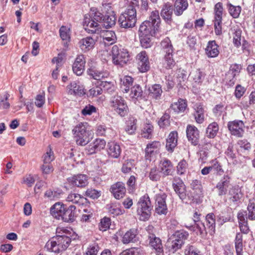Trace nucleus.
Wrapping results in <instances>:
<instances>
[{"label":"nucleus","instance_id":"f257e3e1","mask_svg":"<svg viewBox=\"0 0 255 255\" xmlns=\"http://www.w3.org/2000/svg\"><path fill=\"white\" fill-rule=\"evenodd\" d=\"M66 229L57 228V235L48 241L45 248L49 252L58 253L65 250L71 243V239L68 236Z\"/></svg>","mask_w":255,"mask_h":255},{"label":"nucleus","instance_id":"f03ea898","mask_svg":"<svg viewBox=\"0 0 255 255\" xmlns=\"http://www.w3.org/2000/svg\"><path fill=\"white\" fill-rule=\"evenodd\" d=\"M76 142L78 145L84 146L88 144L92 138V132L90 126L86 122L80 123L72 130Z\"/></svg>","mask_w":255,"mask_h":255},{"label":"nucleus","instance_id":"7ed1b4c3","mask_svg":"<svg viewBox=\"0 0 255 255\" xmlns=\"http://www.w3.org/2000/svg\"><path fill=\"white\" fill-rule=\"evenodd\" d=\"M152 208L148 195L146 194L141 197L137 204V213L139 220L143 221L148 220Z\"/></svg>","mask_w":255,"mask_h":255},{"label":"nucleus","instance_id":"20e7f679","mask_svg":"<svg viewBox=\"0 0 255 255\" xmlns=\"http://www.w3.org/2000/svg\"><path fill=\"white\" fill-rule=\"evenodd\" d=\"M112 53L113 61L116 65L123 66L130 60V56L128 50L122 45H114Z\"/></svg>","mask_w":255,"mask_h":255},{"label":"nucleus","instance_id":"39448f33","mask_svg":"<svg viewBox=\"0 0 255 255\" xmlns=\"http://www.w3.org/2000/svg\"><path fill=\"white\" fill-rule=\"evenodd\" d=\"M136 22V11L133 7L128 8L119 17L120 26L125 28H132Z\"/></svg>","mask_w":255,"mask_h":255},{"label":"nucleus","instance_id":"423d86ee","mask_svg":"<svg viewBox=\"0 0 255 255\" xmlns=\"http://www.w3.org/2000/svg\"><path fill=\"white\" fill-rule=\"evenodd\" d=\"M103 18V15L99 12H95L93 18L86 15L83 21V26L89 33H99L100 25L99 21Z\"/></svg>","mask_w":255,"mask_h":255},{"label":"nucleus","instance_id":"0eeeda50","mask_svg":"<svg viewBox=\"0 0 255 255\" xmlns=\"http://www.w3.org/2000/svg\"><path fill=\"white\" fill-rule=\"evenodd\" d=\"M188 237V233L186 231H180L175 232L168 242L170 250L175 252L181 249Z\"/></svg>","mask_w":255,"mask_h":255},{"label":"nucleus","instance_id":"6e6552de","mask_svg":"<svg viewBox=\"0 0 255 255\" xmlns=\"http://www.w3.org/2000/svg\"><path fill=\"white\" fill-rule=\"evenodd\" d=\"M111 107L121 117H124L128 112V107L123 98L115 95L110 99Z\"/></svg>","mask_w":255,"mask_h":255},{"label":"nucleus","instance_id":"1a4fd4ad","mask_svg":"<svg viewBox=\"0 0 255 255\" xmlns=\"http://www.w3.org/2000/svg\"><path fill=\"white\" fill-rule=\"evenodd\" d=\"M173 187L175 192L178 194L180 199L185 203H189L193 201V197H187L186 193V187L182 180L178 177L174 178Z\"/></svg>","mask_w":255,"mask_h":255},{"label":"nucleus","instance_id":"9d476101","mask_svg":"<svg viewBox=\"0 0 255 255\" xmlns=\"http://www.w3.org/2000/svg\"><path fill=\"white\" fill-rule=\"evenodd\" d=\"M228 128L232 135L242 137L244 133L245 124L242 121L235 120L228 122Z\"/></svg>","mask_w":255,"mask_h":255},{"label":"nucleus","instance_id":"9b49d317","mask_svg":"<svg viewBox=\"0 0 255 255\" xmlns=\"http://www.w3.org/2000/svg\"><path fill=\"white\" fill-rule=\"evenodd\" d=\"M158 32V27L157 25L153 26L149 20H145L143 22L139 28V35L153 36H155Z\"/></svg>","mask_w":255,"mask_h":255},{"label":"nucleus","instance_id":"f8f14e48","mask_svg":"<svg viewBox=\"0 0 255 255\" xmlns=\"http://www.w3.org/2000/svg\"><path fill=\"white\" fill-rule=\"evenodd\" d=\"M166 198V195L164 193L158 194L155 196V211L159 215L166 214L167 212Z\"/></svg>","mask_w":255,"mask_h":255},{"label":"nucleus","instance_id":"ddd939ff","mask_svg":"<svg viewBox=\"0 0 255 255\" xmlns=\"http://www.w3.org/2000/svg\"><path fill=\"white\" fill-rule=\"evenodd\" d=\"M138 68L141 72H145L150 68L147 54L145 51H142L136 55Z\"/></svg>","mask_w":255,"mask_h":255},{"label":"nucleus","instance_id":"4468645a","mask_svg":"<svg viewBox=\"0 0 255 255\" xmlns=\"http://www.w3.org/2000/svg\"><path fill=\"white\" fill-rule=\"evenodd\" d=\"M86 59L83 54L78 55L72 66L73 72L77 75H81L85 70Z\"/></svg>","mask_w":255,"mask_h":255},{"label":"nucleus","instance_id":"2eb2a0df","mask_svg":"<svg viewBox=\"0 0 255 255\" xmlns=\"http://www.w3.org/2000/svg\"><path fill=\"white\" fill-rule=\"evenodd\" d=\"M147 240L150 247L156 251V255H163L161 241L159 238L156 237L155 235H152L149 237Z\"/></svg>","mask_w":255,"mask_h":255},{"label":"nucleus","instance_id":"dca6fc26","mask_svg":"<svg viewBox=\"0 0 255 255\" xmlns=\"http://www.w3.org/2000/svg\"><path fill=\"white\" fill-rule=\"evenodd\" d=\"M241 66L239 64H233L231 66L229 71L226 75V79L230 86L235 84V77L240 72Z\"/></svg>","mask_w":255,"mask_h":255},{"label":"nucleus","instance_id":"f3484780","mask_svg":"<svg viewBox=\"0 0 255 255\" xmlns=\"http://www.w3.org/2000/svg\"><path fill=\"white\" fill-rule=\"evenodd\" d=\"M111 191L116 199H120L124 197L126 192L125 184L118 182L111 186Z\"/></svg>","mask_w":255,"mask_h":255},{"label":"nucleus","instance_id":"a211bd4d","mask_svg":"<svg viewBox=\"0 0 255 255\" xmlns=\"http://www.w3.org/2000/svg\"><path fill=\"white\" fill-rule=\"evenodd\" d=\"M187 137L189 141L194 145L198 144L199 137V131L194 126L188 125L186 128Z\"/></svg>","mask_w":255,"mask_h":255},{"label":"nucleus","instance_id":"6ab92c4d","mask_svg":"<svg viewBox=\"0 0 255 255\" xmlns=\"http://www.w3.org/2000/svg\"><path fill=\"white\" fill-rule=\"evenodd\" d=\"M88 177L85 174L74 175L68 179L70 183L80 187L86 186L88 183Z\"/></svg>","mask_w":255,"mask_h":255},{"label":"nucleus","instance_id":"aec40b11","mask_svg":"<svg viewBox=\"0 0 255 255\" xmlns=\"http://www.w3.org/2000/svg\"><path fill=\"white\" fill-rule=\"evenodd\" d=\"M99 32L105 45H112L117 40L116 34L112 30H102Z\"/></svg>","mask_w":255,"mask_h":255},{"label":"nucleus","instance_id":"412c9836","mask_svg":"<svg viewBox=\"0 0 255 255\" xmlns=\"http://www.w3.org/2000/svg\"><path fill=\"white\" fill-rule=\"evenodd\" d=\"M87 73L89 76L97 80H102L108 76V73L107 72L100 70L93 65L88 68Z\"/></svg>","mask_w":255,"mask_h":255},{"label":"nucleus","instance_id":"4be33fe9","mask_svg":"<svg viewBox=\"0 0 255 255\" xmlns=\"http://www.w3.org/2000/svg\"><path fill=\"white\" fill-rule=\"evenodd\" d=\"M172 13L173 8L171 3L169 2L165 3L161 10L160 14L167 23H171L172 21Z\"/></svg>","mask_w":255,"mask_h":255},{"label":"nucleus","instance_id":"5701e85b","mask_svg":"<svg viewBox=\"0 0 255 255\" xmlns=\"http://www.w3.org/2000/svg\"><path fill=\"white\" fill-rule=\"evenodd\" d=\"M215 41H210L205 48V53L209 58H215L218 56L219 50Z\"/></svg>","mask_w":255,"mask_h":255},{"label":"nucleus","instance_id":"b1692460","mask_svg":"<svg viewBox=\"0 0 255 255\" xmlns=\"http://www.w3.org/2000/svg\"><path fill=\"white\" fill-rule=\"evenodd\" d=\"M69 94L81 96L85 94L84 89L82 85L77 84L75 82L71 83L67 87Z\"/></svg>","mask_w":255,"mask_h":255},{"label":"nucleus","instance_id":"393cba45","mask_svg":"<svg viewBox=\"0 0 255 255\" xmlns=\"http://www.w3.org/2000/svg\"><path fill=\"white\" fill-rule=\"evenodd\" d=\"M107 146L108 154L110 157L117 158L120 156L122 150L119 144L114 142H111L108 143Z\"/></svg>","mask_w":255,"mask_h":255},{"label":"nucleus","instance_id":"a878e982","mask_svg":"<svg viewBox=\"0 0 255 255\" xmlns=\"http://www.w3.org/2000/svg\"><path fill=\"white\" fill-rule=\"evenodd\" d=\"M178 133L176 131H172L169 134L166 139V149L172 152L174 148L176 146L177 143Z\"/></svg>","mask_w":255,"mask_h":255},{"label":"nucleus","instance_id":"bb28decb","mask_svg":"<svg viewBox=\"0 0 255 255\" xmlns=\"http://www.w3.org/2000/svg\"><path fill=\"white\" fill-rule=\"evenodd\" d=\"M65 208L63 204L59 202L56 203L50 209V213L52 216L57 220H61Z\"/></svg>","mask_w":255,"mask_h":255},{"label":"nucleus","instance_id":"cd10ccee","mask_svg":"<svg viewBox=\"0 0 255 255\" xmlns=\"http://www.w3.org/2000/svg\"><path fill=\"white\" fill-rule=\"evenodd\" d=\"M138 241L137 232L131 229L127 231L123 237L122 242L124 244L135 243Z\"/></svg>","mask_w":255,"mask_h":255},{"label":"nucleus","instance_id":"c85d7f7f","mask_svg":"<svg viewBox=\"0 0 255 255\" xmlns=\"http://www.w3.org/2000/svg\"><path fill=\"white\" fill-rule=\"evenodd\" d=\"M95 42L91 37L83 38L79 42V45L82 51H87L94 47Z\"/></svg>","mask_w":255,"mask_h":255},{"label":"nucleus","instance_id":"c756f323","mask_svg":"<svg viewBox=\"0 0 255 255\" xmlns=\"http://www.w3.org/2000/svg\"><path fill=\"white\" fill-rule=\"evenodd\" d=\"M133 79L129 76H125L121 79L120 88L121 91L125 93H128L129 88L132 87Z\"/></svg>","mask_w":255,"mask_h":255},{"label":"nucleus","instance_id":"7c9ffc66","mask_svg":"<svg viewBox=\"0 0 255 255\" xmlns=\"http://www.w3.org/2000/svg\"><path fill=\"white\" fill-rule=\"evenodd\" d=\"M188 6L187 0H176L174 3V13L177 16L181 15Z\"/></svg>","mask_w":255,"mask_h":255},{"label":"nucleus","instance_id":"2f4dec72","mask_svg":"<svg viewBox=\"0 0 255 255\" xmlns=\"http://www.w3.org/2000/svg\"><path fill=\"white\" fill-rule=\"evenodd\" d=\"M187 106L185 100L180 99L177 102H174L170 106V109L176 114L181 113L186 109Z\"/></svg>","mask_w":255,"mask_h":255},{"label":"nucleus","instance_id":"473e14b6","mask_svg":"<svg viewBox=\"0 0 255 255\" xmlns=\"http://www.w3.org/2000/svg\"><path fill=\"white\" fill-rule=\"evenodd\" d=\"M229 185L230 178L228 176L224 177L216 185V188L219 190V195H223L226 194Z\"/></svg>","mask_w":255,"mask_h":255},{"label":"nucleus","instance_id":"72a5a7b5","mask_svg":"<svg viewBox=\"0 0 255 255\" xmlns=\"http://www.w3.org/2000/svg\"><path fill=\"white\" fill-rule=\"evenodd\" d=\"M195 112L194 116L196 122L202 124L205 120L204 110L202 105L197 104L194 106Z\"/></svg>","mask_w":255,"mask_h":255},{"label":"nucleus","instance_id":"f704fd0d","mask_svg":"<svg viewBox=\"0 0 255 255\" xmlns=\"http://www.w3.org/2000/svg\"><path fill=\"white\" fill-rule=\"evenodd\" d=\"M160 172L164 176L171 175L173 172V166L170 161L165 159L160 164Z\"/></svg>","mask_w":255,"mask_h":255},{"label":"nucleus","instance_id":"c9c22d12","mask_svg":"<svg viewBox=\"0 0 255 255\" xmlns=\"http://www.w3.org/2000/svg\"><path fill=\"white\" fill-rule=\"evenodd\" d=\"M75 209V206L73 205L70 206L67 209L65 208L61 220L65 222L74 221Z\"/></svg>","mask_w":255,"mask_h":255},{"label":"nucleus","instance_id":"e433bc0d","mask_svg":"<svg viewBox=\"0 0 255 255\" xmlns=\"http://www.w3.org/2000/svg\"><path fill=\"white\" fill-rule=\"evenodd\" d=\"M116 20L117 18L115 13L113 10H111V11L107 12L104 19L103 24L107 28L112 27L115 25Z\"/></svg>","mask_w":255,"mask_h":255},{"label":"nucleus","instance_id":"4c0bfd02","mask_svg":"<svg viewBox=\"0 0 255 255\" xmlns=\"http://www.w3.org/2000/svg\"><path fill=\"white\" fill-rule=\"evenodd\" d=\"M149 96L155 100L160 99L162 90L161 86L159 84H154L149 88Z\"/></svg>","mask_w":255,"mask_h":255},{"label":"nucleus","instance_id":"58836bf2","mask_svg":"<svg viewBox=\"0 0 255 255\" xmlns=\"http://www.w3.org/2000/svg\"><path fill=\"white\" fill-rule=\"evenodd\" d=\"M107 209L110 214L114 216L122 215L124 210L121 208L120 204L118 203H112L107 205Z\"/></svg>","mask_w":255,"mask_h":255},{"label":"nucleus","instance_id":"ea45409f","mask_svg":"<svg viewBox=\"0 0 255 255\" xmlns=\"http://www.w3.org/2000/svg\"><path fill=\"white\" fill-rule=\"evenodd\" d=\"M161 146L158 141H154L147 144L145 148L146 156H150L153 153L156 152Z\"/></svg>","mask_w":255,"mask_h":255},{"label":"nucleus","instance_id":"a19ab883","mask_svg":"<svg viewBox=\"0 0 255 255\" xmlns=\"http://www.w3.org/2000/svg\"><path fill=\"white\" fill-rule=\"evenodd\" d=\"M235 244L236 255H243V235L241 233L237 234Z\"/></svg>","mask_w":255,"mask_h":255},{"label":"nucleus","instance_id":"79ce46f5","mask_svg":"<svg viewBox=\"0 0 255 255\" xmlns=\"http://www.w3.org/2000/svg\"><path fill=\"white\" fill-rule=\"evenodd\" d=\"M85 200L86 199L84 197L76 193H70L66 198L67 202H71L79 205L83 204Z\"/></svg>","mask_w":255,"mask_h":255},{"label":"nucleus","instance_id":"37998d69","mask_svg":"<svg viewBox=\"0 0 255 255\" xmlns=\"http://www.w3.org/2000/svg\"><path fill=\"white\" fill-rule=\"evenodd\" d=\"M136 119L133 117H129L127 121L125 130L127 133L132 134L134 133L136 129Z\"/></svg>","mask_w":255,"mask_h":255},{"label":"nucleus","instance_id":"c03bdc74","mask_svg":"<svg viewBox=\"0 0 255 255\" xmlns=\"http://www.w3.org/2000/svg\"><path fill=\"white\" fill-rule=\"evenodd\" d=\"M218 130V125L217 123L213 122L208 126L206 131V136L209 138H214L216 136Z\"/></svg>","mask_w":255,"mask_h":255},{"label":"nucleus","instance_id":"a18cd8bd","mask_svg":"<svg viewBox=\"0 0 255 255\" xmlns=\"http://www.w3.org/2000/svg\"><path fill=\"white\" fill-rule=\"evenodd\" d=\"M230 199L233 202H237L239 201L243 196L241 189L238 187H233L229 191Z\"/></svg>","mask_w":255,"mask_h":255},{"label":"nucleus","instance_id":"49530a36","mask_svg":"<svg viewBox=\"0 0 255 255\" xmlns=\"http://www.w3.org/2000/svg\"><path fill=\"white\" fill-rule=\"evenodd\" d=\"M142 94L141 88L138 85H135L130 88L129 97L132 99L137 100Z\"/></svg>","mask_w":255,"mask_h":255},{"label":"nucleus","instance_id":"de8ad7c7","mask_svg":"<svg viewBox=\"0 0 255 255\" xmlns=\"http://www.w3.org/2000/svg\"><path fill=\"white\" fill-rule=\"evenodd\" d=\"M227 8L230 14L234 18L239 17L241 12V7L240 6H235L231 3L227 4Z\"/></svg>","mask_w":255,"mask_h":255},{"label":"nucleus","instance_id":"09e8293b","mask_svg":"<svg viewBox=\"0 0 255 255\" xmlns=\"http://www.w3.org/2000/svg\"><path fill=\"white\" fill-rule=\"evenodd\" d=\"M172 53H167L164 56L163 65L167 69H171L175 64V61L172 57Z\"/></svg>","mask_w":255,"mask_h":255},{"label":"nucleus","instance_id":"8fccbe9b","mask_svg":"<svg viewBox=\"0 0 255 255\" xmlns=\"http://www.w3.org/2000/svg\"><path fill=\"white\" fill-rule=\"evenodd\" d=\"M148 20L150 21L153 26L157 25L159 29L160 18L158 10H153L151 12Z\"/></svg>","mask_w":255,"mask_h":255},{"label":"nucleus","instance_id":"3c124183","mask_svg":"<svg viewBox=\"0 0 255 255\" xmlns=\"http://www.w3.org/2000/svg\"><path fill=\"white\" fill-rule=\"evenodd\" d=\"M170 116L167 113H165L159 120L158 122V126L160 128H165L170 125Z\"/></svg>","mask_w":255,"mask_h":255},{"label":"nucleus","instance_id":"603ef678","mask_svg":"<svg viewBox=\"0 0 255 255\" xmlns=\"http://www.w3.org/2000/svg\"><path fill=\"white\" fill-rule=\"evenodd\" d=\"M9 95L7 92H4L3 95L0 96V109H8L10 107V104L7 101Z\"/></svg>","mask_w":255,"mask_h":255},{"label":"nucleus","instance_id":"864d4df0","mask_svg":"<svg viewBox=\"0 0 255 255\" xmlns=\"http://www.w3.org/2000/svg\"><path fill=\"white\" fill-rule=\"evenodd\" d=\"M216 220L213 213L208 214L206 217V226L211 230L215 228Z\"/></svg>","mask_w":255,"mask_h":255},{"label":"nucleus","instance_id":"5fc2aeb1","mask_svg":"<svg viewBox=\"0 0 255 255\" xmlns=\"http://www.w3.org/2000/svg\"><path fill=\"white\" fill-rule=\"evenodd\" d=\"M161 46L166 53L173 52V47L168 37H166L161 41Z\"/></svg>","mask_w":255,"mask_h":255},{"label":"nucleus","instance_id":"6e6d98bb","mask_svg":"<svg viewBox=\"0 0 255 255\" xmlns=\"http://www.w3.org/2000/svg\"><path fill=\"white\" fill-rule=\"evenodd\" d=\"M184 254V255H201L195 247L189 244L185 247Z\"/></svg>","mask_w":255,"mask_h":255},{"label":"nucleus","instance_id":"4d7b16f0","mask_svg":"<svg viewBox=\"0 0 255 255\" xmlns=\"http://www.w3.org/2000/svg\"><path fill=\"white\" fill-rule=\"evenodd\" d=\"M140 42L142 47L147 48L151 46V37L144 35H139Z\"/></svg>","mask_w":255,"mask_h":255},{"label":"nucleus","instance_id":"13d9d810","mask_svg":"<svg viewBox=\"0 0 255 255\" xmlns=\"http://www.w3.org/2000/svg\"><path fill=\"white\" fill-rule=\"evenodd\" d=\"M223 7L221 2L217 3L214 7V19H222Z\"/></svg>","mask_w":255,"mask_h":255},{"label":"nucleus","instance_id":"bf43d9fd","mask_svg":"<svg viewBox=\"0 0 255 255\" xmlns=\"http://www.w3.org/2000/svg\"><path fill=\"white\" fill-rule=\"evenodd\" d=\"M61 38L63 40H69L70 37V28L68 27L62 26L59 30Z\"/></svg>","mask_w":255,"mask_h":255},{"label":"nucleus","instance_id":"052dcab7","mask_svg":"<svg viewBox=\"0 0 255 255\" xmlns=\"http://www.w3.org/2000/svg\"><path fill=\"white\" fill-rule=\"evenodd\" d=\"M99 250L98 245L93 243L89 245L86 253L83 255H97Z\"/></svg>","mask_w":255,"mask_h":255},{"label":"nucleus","instance_id":"680f3d73","mask_svg":"<svg viewBox=\"0 0 255 255\" xmlns=\"http://www.w3.org/2000/svg\"><path fill=\"white\" fill-rule=\"evenodd\" d=\"M177 82L178 84L182 85V82L187 79V73L185 70L179 69L177 70Z\"/></svg>","mask_w":255,"mask_h":255},{"label":"nucleus","instance_id":"e2e57ef3","mask_svg":"<svg viewBox=\"0 0 255 255\" xmlns=\"http://www.w3.org/2000/svg\"><path fill=\"white\" fill-rule=\"evenodd\" d=\"M44 196L50 200H56L60 198V193L49 189L45 192Z\"/></svg>","mask_w":255,"mask_h":255},{"label":"nucleus","instance_id":"0e129e2a","mask_svg":"<svg viewBox=\"0 0 255 255\" xmlns=\"http://www.w3.org/2000/svg\"><path fill=\"white\" fill-rule=\"evenodd\" d=\"M210 164H212V167L217 174L221 175L224 173V170L222 169V165L217 159L212 160L210 162Z\"/></svg>","mask_w":255,"mask_h":255},{"label":"nucleus","instance_id":"69168bd1","mask_svg":"<svg viewBox=\"0 0 255 255\" xmlns=\"http://www.w3.org/2000/svg\"><path fill=\"white\" fill-rule=\"evenodd\" d=\"M241 104L242 105L243 107L245 109L249 108L250 105L255 104V90L251 93L249 96V103L247 101H245L244 99H243Z\"/></svg>","mask_w":255,"mask_h":255},{"label":"nucleus","instance_id":"338daca9","mask_svg":"<svg viewBox=\"0 0 255 255\" xmlns=\"http://www.w3.org/2000/svg\"><path fill=\"white\" fill-rule=\"evenodd\" d=\"M188 167V164L185 160L180 161L177 166V173L179 175H182L185 173Z\"/></svg>","mask_w":255,"mask_h":255},{"label":"nucleus","instance_id":"774afa93","mask_svg":"<svg viewBox=\"0 0 255 255\" xmlns=\"http://www.w3.org/2000/svg\"><path fill=\"white\" fill-rule=\"evenodd\" d=\"M149 177L152 181H158L160 178V171L156 167L152 168L149 174Z\"/></svg>","mask_w":255,"mask_h":255}]
</instances>
